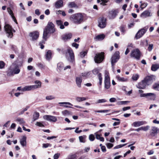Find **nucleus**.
<instances>
[{"mask_svg": "<svg viewBox=\"0 0 159 159\" xmlns=\"http://www.w3.org/2000/svg\"><path fill=\"white\" fill-rule=\"evenodd\" d=\"M52 53L50 51H48L46 54V58L48 60H49L51 58Z\"/></svg>", "mask_w": 159, "mask_h": 159, "instance_id": "obj_33", "label": "nucleus"}, {"mask_svg": "<svg viewBox=\"0 0 159 159\" xmlns=\"http://www.w3.org/2000/svg\"><path fill=\"white\" fill-rule=\"evenodd\" d=\"M119 11L117 10H112L110 11L109 13L108 17L110 19H114L117 16Z\"/></svg>", "mask_w": 159, "mask_h": 159, "instance_id": "obj_15", "label": "nucleus"}, {"mask_svg": "<svg viewBox=\"0 0 159 159\" xmlns=\"http://www.w3.org/2000/svg\"><path fill=\"white\" fill-rule=\"evenodd\" d=\"M5 66V63L3 61H0V69L2 68Z\"/></svg>", "mask_w": 159, "mask_h": 159, "instance_id": "obj_62", "label": "nucleus"}, {"mask_svg": "<svg viewBox=\"0 0 159 159\" xmlns=\"http://www.w3.org/2000/svg\"><path fill=\"white\" fill-rule=\"evenodd\" d=\"M68 6L70 8H78V6L76 3L74 2H71L69 3L68 4Z\"/></svg>", "mask_w": 159, "mask_h": 159, "instance_id": "obj_31", "label": "nucleus"}, {"mask_svg": "<svg viewBox=\"0 0 159 159\" xmlns=\"http://www.w3.org/2000/svg\"><path fill=\"white\" fill-rule=\"evenodd\" d=\"M96 138L98 140H99L100 141L103 142L104 140V138L102 137H101L100 135L98 134H95Z\"/></svg>", "mask_w": 159, "mask_h": 159, "instance_id": "obj_41", "label": "nucleus"}, {"mask_svg": "<svg viewBox=\"0 0 159 159\" xmlns=\"http://www.w3.org/2000/svg\"><path fill=\"white\" fill-rule=\"evenodd\" d=\"M55 31L54 24L51 22H48L47 25L44 30L43 38L45 40L48 38L49 34L53 33Z\"/></svg>", "mask_w": 159, "mask_h": 159, "instance_id": "obj_1", "label": "nucleus"}, {"mask_svg": "<svg viewBox=\"0 0 159 159\" xmlns=\"http://www.w3.org/2000/svg\"><path fill=\"white\" fill-rule=\"evenodd\" d=\"M76 83L79 88H81L82 82V79L81 77H77L75 79Z\"/></svg>", "mask_w": 159, "mask_h": 159, "instance_id": "obj_22", "label": "nucleus"}, {"mask_svg": "<svg viewBox=\"0 0 159 159\" xmlns=\"http://www.w3.org/2000/svg\"><path fill=\"white\" fill-rule=\"evenodd\" d=\"M61 113L62 115L64 116H66L70 115L69 111L67 110H65L62 111Z\"/></svg>", "mask_w": 159, "mask_h": 159, "instance_id": "obj_45", "label": "nucleus"}, {"mask_svg": "<svg viewBox=\"0 0 159 159\" xmlns=\"http://www.w3.org/2000/svg\"><path fill=\"white\" fill-rule=\"evenodd\" d=\"M120 30L122 34H124L125 32V26L124 25H121L120 28Z\"/></svg>", "mask_w": 159, "mask_h": 159, "instance_id": "obj_43", "label": "nucleus"}, {"mask_svg": "<svg viewBox=\"0 0 159 159\" xmlns=\"http://www.w3.org/2000/svg\"><path fill=\"white\" fill-rule=\"evenodd\" d=\"M141 128L142 130L146 131L148 130L150 126L149 125H147L146 126H142Z\"/></svg>", "mask_w": 159, "mask_h": 159, "instance_id": "obj_49", "label": "nucleus"}, {"mask_svg": "<svg viewBox=\"0 0 159 159\" xmlns=\"http://www.w3.org/2000/svg\"><path fill=\"white\" fill-rule=\"evenodd\" d=\"M106 145L107 148L109 149L111 148L113 146V144L110 143H108Z\"/></svg>", "mask_w": 159, "mask_h": 159, "instance_id": "obj_59", "label": "nucleus"}, {"mask_svg": "<svg viewBox=\"0 0 159 159\" xmlns=\"http://www.w3.org/2000/svg\"><path fill=\"white\" fill-rule=\"evenodd\" d=\"M22 63L23 61H21L20 62V64L19 65L18 64H14L11 66V67H12L14 74H18L20 72V70L19 66H21Z\"/></svg>", "mask_w": 159, "mask_h": 159, "instance_id": "obj_10", "label": "nucleus"}, {"mask_svg": "<svg viewBox=\"0 0 159 159\" xmlns=\"http://www.w3.org/2000/svg\"><path fill=\"white\" fill-rule=\"evenodd\" d=\"M90 147H86L84 148V150H82V153H84L88 152L90 150Z\"/></svg>", "mask_w": 159, "mask_h": 159, "instance_id": "obj_52", "label": "nucleus"}, {"mask_svg": "<svg viewBox=\"0 0 159 159\" xmlns=\"http://www.w3.org/2000/svg\"><path fill=\"white\" fill-rule=\"evenodd\" d=\"M107 102V100L105 99H99L97 100L96 104L99 103H104Z\"/></svg>", "mask_w": 159, "mask_h": 159, "instance_id": "obj_47", "label": "nucleus"}, {"mask_svg": "<svg viewBox=\"0 0 159 159\" xmlns=\"http://www.w3.org/2000/svg\"><path fill=\"white\" fill-rule=\"evenodd\" d=\"M63 6V1L62 0H59L57 1L55 4V7L56 8H58L62 7Z\"/></svg>", "mask_w": 159, "mask_h": 159, "instance_id": "obj_24", "label": "nucleus"}, {"mask_svg": "<svg viewBox=\"0 0 159 159\" xmlns=\"http://www.w3.org/2000/svg\"><path fill=\"white\" fill-rule=\"evenodd\" d=\"M87 54V52H83L80 53V56L82 58L84 57Z\"/></svg>", "mask_w": 159, "mask_h": 159, "instance_id": "obj_55", "label": "nucleus"}, {"mask_svg": "<svg viewBox=\"0 0 159 159\" xmlns=\"http://www.w3.org/2000/svg\"><path fill=\"white\" fill-rule=\"evenodd\" d=\"M139 77V75L138 74H135L133 75L132 79L134 81H136Z\"/></svg>", "mask_w": 159, "mask_h": 159, "instance_id": "obj_42", "label": "nucleus"}, {"mask_svg": "<svg viewBox=\"0 0 159 159\" xmlns=\"http://www.w3.org/2000/svg\"><path fill=\"white\" fill-rule=\"evenodd\" d=\"M147 85H148V84L144 80L141 82L139 83L138 85H136V87L137 88L139 89H144L145 88Z\"/></svg>", "mask_w": 159, "mask_h": 159, "instance_id": "obj_18", "label": "nucleus"}, {"mask_svg": "<svg viewBox=\"0 0 159 159\" xmlns=\"http://www.w3.org/2000/svg\"><path fill=\"white\" fill-rule=\"evenodd\" d=\"M153 78V76H148L144 79V80L147 82L148 84L149 85V84H151L152 82Z\"/></svg>", "mask_w": 159, "mask_h": 159, "instance_id": "obj_25", "label": "nucleus"}, {"mask_svg": "<svg viewBox=\"0 0 159 159\" xmlns=\"http://www.w3.org/2000/svg\"><path fill=\"white\" fill-rule=\"evenodd\" d=\"M104 83L105 88L107 89H109L110 86V80L109 73L107 71L105 72Z\"/></svg>", "mask_w": 159, "mask_h": 159, "instance_id": "obj_8", "label": "nucleus"}, {"mask_svg": "<svg viewBox=\"0 0 159 159\" xmlns=\"http://www.w3.org/2000/svg\"><path fill=\"white\" fill-rule=\"evenodd\" d=\"M70 19L73 23L79 25L83 22L84 16L81 13H76L71 15Z\"/></svg>", "mask_w": 159, "mask_h": 159, "instance_id": "obj_2", "label": "nucleus"}, {"mask_svg": "<svg viewBox=\"0 0 159 159\" xmlns=\"http://www.w3.org/2000/svg\"><path fill=\"white\" fill-rule=\"evenodd\" d=\"M7 11L11 15L13 20L14 21V22H15L16 23H17V22L16 20V19L15 17L13 15V13L11 9V8L10 7H8L7 8Z\"/></svg>", "mask_w": 159, "mask_h": 159, "instance_id": "obj_27", "label": "nucleus"}, {"mask_svg": "<svg viewBox=\"0 0 159 159\" xmlns=\"http://www.w3.org/2000/svg\"><path fill=\"white\" fill-rule=\"evenodd\" d=\"M148 29V27H145L139 30L135 35V39H137L142 37L147 31Z\"/></svg>", "mask_w": 159, "mask_h": 159, "instance_id": "obj_5", "label": "nucleus"}, {"mask_svg": "<svg viewBox=\"0 0 159 159\" xmlns=\"http://www.w3.org/2000/svg\"><path fill=\"white\" fill-rule=\"evenodd\" d=\"M146 122L145 121H137L134 122L132 124V125L134 127H138L140 126L146 124Z\"/></svg>", "mask_w": 159, "mask_h": 159, "instance_id": "obj_20", "label": "nucleus"}, {"mask_svg": "<svg viewBox=\"0 0 159 159\" xmlns=\"http://www.w3.org/2000/svg\"><path fill=\"white\" fill-rule=\"evenodd\" d=\"M4 28L7 37L10 38H11L13 36V34L11 27L8 24H6L4 26Z\"/></svg>", "mask_w": 159, "mask_h": 159, "instance_id": "obj_9", "label": "nucleus"}, {"mask_svg": "<svg viewBox=\"0 0 159 159\" xmlns=\"http://www.w3.org/2000/svg\"><path fill=\"white\" fill-rule=\"evenodd\" d=\"M52 146L51 144L50 143H43V147L44 148H47L48 147H51Z\"/></svg>", "mask_w": 159, "mask_h": 159, "instance_id": "obj_53", "label": "nucleus"}, {"mask_svg": "<svg viewBox=\"0 0 159 159\" xmlns=\"http://www.w3.org/2000/svg\"><path fill=\"white\" fill-rule=\"evenodd\" d=\"M86 98L85 97H77L76 98L75 100L78 102H81L86 100Z\"/></svg>", "mask_w": 159, "mask_h": 159, "instance_id": "obj_39", "label": "nucleus"}, {"mask_svg": "<svg viewBox=\"0 0 159 159\" xmlns=\"http://www.w3.org/2000/svg\"><path fill=\"white\" fill-rule=\"evenodd\" d=\"M79 46V44H77L75 43H73L72 44V46L73 47H75L76 49L78 48Z\"/></svg>", "mask_w": 159, "mask_h": 159, "instance_id": "obj_63", "label": "nucleus"}, {"mask_svg": "<svg viewBox=\"0 0 159 159\" xmlns=\"http://www.w3.org/2000/svg\"><path fill=\"white\" fill-rule=\"evenodd\" d=\"M43 118L44 119L50 122H55L57 120L56 117L51 115H45L43 116Z\"/></svg>", "mask_w": 159, "mask_h": 159, "instance_id": "obj_14", "label": "nucleus"}, {"mask_svg": "<svg viewBox=\"0 0 159 159\" xmlns=\"http://www.w3.org/2000/svg\"><path fill=\"white\" fill-rule=\"evenodd\" d=\"M120 52L119 51L116 52L112 56L111 58V63L112 67L114 68L115 64L120 59Z\"/></svg>", "mask_w": 159, "mask_h": 159, "instance_id": "obj_4", "label": "nucleus"}, {"mask_svg": "<svg viewBox=\"0 0 159 159\" xmlns=\"http://www.w3.org/2000/svg\"><path fill=\"white\" fill-rule=\"evenodd\" d=\"M34 83L37 84V85L26 86L22 88V91L23 92L33 90L34 89L41 87V83L40 81L38 80H36L34 81Z\"/></svg>", "mask_w": 159, "mask_h": 159, "instance_id": "obj_3", "label": "nucleus"}, {"mask_svg": "<svg viewBox=\"0 0 159 159\" xmlns=\"http://www.w3.org/2000/svg\"><path fill=\"white\" fill-rule=\"evenodd\" d=\"M14 74L13 70L12 69H9L7 72V75L8 76H11Z\"/></svg>", "mask_w": 159, "mask_h": 159, "instance_id": "obj_40", "label": "nucleus"}, {"mask_svg": "<svg viewBox=\"0 0 159 159\" xmlns=\"http://www.w3.org/2000/svg\"><path fill=\"white\" fill-rule=\"evenodd\" d=\"M16 121L18 122L20 125L23 124L25 123V121H24L23 119L20 118H17Z\"/></svg>", "mask_w": 159, "mask_h": 159, "instance_id": "obj_37", "label": "nucleus"}, {"mask_svg": "<svg viewBox=\"0 0 159 159\" xmlns=\"http://www.w3.org/2000/svg\"><path fill=\"white\" fill-rule=\"evenodd\" d=\"M72 37V34L71 33L66 34H63L61 36V39L64 41L70 39Z\"/></svg>", "mask_w": 159, "mask_h": 159, "instance_id": "obj_21", "label": "nucleus"}, {"mask_svg": "<svg viewBox=\"0 0 159 159\" xmlns=\"http://www.w3.org/2000/svg\"><path fill=\"white\" fill-rule=\"evenodd\" d=\"M55 97L53 95H49L46 97V99L47 100H51L54 99Z\"/></svg>", "mask_w": 159, "mask_h": 159, "instance_id": "obj_48", "label": "nucleus"}, {"mask_svg": "<svg viewBox=\"0 0 159 159\" xmlns=\"http://www.w3.org/2000/svg\"><path fill=\"white\" fill-rule=\"evenodd\" d=\"M44 43V42L43 41H42L40 42L39 43V45L40 46V48L41 49H43L44 48V46L43 45Z\"/></svg>", "mask_w": 159, "mask_h": 159, "instance_id": "obj_58", "label": "nucleus"}, {"mask_svg": "<svg viewBox=\"0 0 159 159\" xmlns=\"http://www.w3.org/2000/svg\"><path fill=\"white\" fill-rule=\"evenodd\" d=\"M56 24L58 27L60 29H63L64 28V26L63 25V22L61 20H56Z\"/></svg>", "mask_w": 159, "mask_h": 159, "instance_id": "obj_26", "label": "nucleus"}, {"mask_svg": "<svg viewBox=\"0 0 159 159\" xmlns=\"http://www.w3.org/2000/svg\"><path fill=\"white\" fill-rule=\"evenodd\" d=\"M99 70L97 68H95L92 71L94 75L98 74V76L99 80V84L101 85L102 82V74L99 73Z\"/></svg>", "mask_w": 159, "mask_h": 159, "instance_id": "obj_13", "label": "nucleus"}, {"mask_svg": "<svg viewBox=\"0 0 159 159\" xmlns=\"http://www.w3.org/2000/svg\"><path fill=\"white\" fill-rule=\"evenodd\" d=\"M76 157L75 154H72L69 155L66 159H76Z\"/></svg>", "mask_w": 159, "mask_h": 159, "instance_id": "obj_46", "label": "nucleus"}, {"mask_svg": "<svg viewBox=\"0 0 159 159\" xmlns=\"http://www.w3.org/2000/svg\"><path fill=\"white\" fill-rule=\"evenodd\" d=\"M89 139L90 141H93L95 139L94 135L92 134H90L89 136Z\"/></svg>", "mask_w": 159, "mask_h": 159, "instance_id": "obj_54", "label": "nucleus"}, {"mask_svg": "<svg viewBox=\"0 0 159 159\" xmlns=\"http://www.w3.org/2000/svg\"><path fill=\"white\" fill-rule=\"evenodd\" d=\"M104 54L103 52L96 53L94 57L95 62L96 63L101 62L104 59Z\"/></svg>", "mask_w": 159, "mask_h": 159, "instance_id": "obj_6", "label": "nucleus"}, {"mask_svg": "<svg viewBox=\"0 0 159 159\" xmlns=\"http://www.w3.org/2000/svg\"><path fill=\"white\" fill-rule=\"evenodd\" d=\"M91 74V72L90 71L88 72H85L81 73V75L82 77H85L87 78Z\"/></svg>", "mask_w": 159, "mask_h": 159, "instance_id": "obj_36", "label": "nucleus"}, {"mask_svg": "<svg viewBox=\"0 0 159 159\" xmlns=\"http://www.w3.org/2000/svg\"><path fill=\"white\" fill-rule=\"evenodd\" d=\"M29 108V106L26 107L25 108H24L23 109V110L20 112V115L23 114L25 111H26L27 110V109Z\"/></svg>", "mask_w": 159, "mask_h": 159, "instance_id": "obj_57", "label": "nucleus"}, {"mask_svg": "<svg viewBox=\"0 0 159 159\" xmlns=\"http://www.w3.org/2000/svg\"><path fill=\"white\" fill-rule=\"evenodd\" d=\"M129 101H121L119 102H118L119 105H124L125 104L127 103H129Z\"/></svg>", "mask_w": 159, "mask_h": 159, "instance_id": "obj_51", "label": "nucleus"}, {"mask_svg": "<svg viewBox=\"0 0 159 159\" xmlns=\"http://www.w3.org/2000/svg\"><path fill=\"white\" fill-rule=\"evenodd\" d=\"M36 125L40 127H43L44 126V125L41 122H37Z\"/></svg>", "mask_w": 159, "mask_h": 159, "instance_id": "obj_61", "label": "nucleus"}, {"mask_svg": "<svg viewBox=\"0 0 159 159\" xmlns=\"http://www.w3.org/2000/svg\"><path fill=\"white\" fill-rule=\"evenodd\" d=\"M105 36L103 34L98 35L96 36L95 39L98 40H103L105 38Z\"/></svg>", "mask_w": 159, "mask_h": 159, "instance_id": "obj_35", "label": "nucleus"}, {"mask_svg": "<svg viewBox=\"0 0 159 159\" xmlns=\"http://www.w3.org/2000/svg\"><path fill=\"white\" fill-rule=\"evenodd\" d=\"M140 97H146L150 100H154L156 98V95L154 93H147L141 94L140 95Z\"/></svg>", "mask_w": 159, "mask_h": 159, "instance_id": "obj_11", "label": "nucleus"}, {"mask_svg": "<svg viewBox=\"0 0 159 159\" xmlns=\"http://www.w3.org/2000/svg\"><path fill=\"white\" fill-rule=\"evenodd\" d=\"M59 104H61L60 105L61 106H62L63 107H64L67 108V107H69V108H71V107H69L68 106H67L65 105H69L71 106H72V105L69 102H59Z\"/></svg>", "mask_w": 159, "mask_h": 159, "instance_id": "obj_30", "label": "nucleus"}, {"mask_svg": "<svg viewBox=\"0 0 159 159\" xmlns=\"http://www.w3.org/2000/svg\"><path fill=\"white\" fill-rule=\"evenodd\" d=\"M67 52L69 53V57L68 58V60L70 62H73L74 60V55L72 50L71 48L67 49Z\"/></svg>", "mask_w": 159, "mask_h": 159, "instance_id": "obj_16", "label": "nucleus"}, {"mask_svg": "<svg viewBox=\"0 0 159 159\" xmlns=\"http://www.w3.org/2000/svg\"><path fill=\"white\" fill-rule=\"evenodd\" d=\"M39 35V33L37 31L31 32L29 34V36L31 37V40L32 41L36 40L38 38Z\"/></svg>", "mask_w": 159, "mask_h": 159, "instance_id": "obj_17", "label": "nucleus"}, {"mask_svg": "<svg viewBox=\"0 0 159 159\" xmlns=\"http://www.w3.org/2000/svg\"><path fill=\"white\" fill-rule=\"evenodd\" d=\"M159 69V64H155L152 66L151 69L153 71H156Z\"/></svg>", "mask_w": 159, "mask_h": 159, "instance_id": "obj_32", "label": "nucleus"}, {"mask_svg": "<svg viewBox=\"0 0 159 159\" xmlns=\"http://www.w3.org/2000/svg\"><path fill=\"white\" fill-rule=\"evenodd\" d=\"M140 56V52L138 49L133 50L130 53V57L137 59H139Z\"/></svg>", "mask_w": 159, "mask_h": 159, "instance_id": "obj_7", "label": "nucleus"}, {"mask_svg": "<svg viewBox=\"0 0 159 159\" xmlns=\"http://www.w3.org/2000/svg\"><path fill=\"white\" fill-rule=\"evenodd\" d=\"M39 113L37 112H35L34 113L33 117V120L34 121L37 120L39 118Z\"/></svg>", "mask_w": 159, "mask_h": 159, "instance_id": "obj_38", "label": "nucleus"}, {"mask_svg": "<svg viewBox=\"0 0 159 159\" xmlns=\"http://www.w3.org/2000/svg\"><path fill=\"white\" fill-rule=\"evenodd\" d=\"M153 88L156 90L159 91V84H155L153 85Z\"/></svg>", "mask_w": 159, "mask_h": 159, "instance_id": "obj_44", "label": "nucleus"}, {"mask_svg": "<svg viewBox=\"0 0 159 159\" xmlns=\"http://www.w3.org/2000/svg\"><path fill=\"white\" fill-rule=\"evenodd\" d=\"M57 68L60 71H62L64 69V64L62 62H59L57 64Z\"/></svg>", "mask_w": 159, "mask_h": 159, "instance_id": "obj_34", "label": "nucleus"}, {"mask_svg": "<svg viewBox=\"0 0 159 159\" xmlns=\"http://www.w3.org/2000/svg\"><path fill=\"white\" fill-rule=\"evenodd\" d=\"M98 26L101 28L105 27L107 24V19L104 17H101L99 19Z\"/></svg>", "mask_w": 159, "mask_h": 159, "instance_id": "obj_12", "label": "nucleus"}, {"mask_svg": "<svg viewBox=\"0 0 159 159\" xmlns=\"http://www.w3.org/2000/svg\"><path fill=\"white\" fill-rule=\"evenodd\" d=\"M153 45L152 44H150L148 48V50L149 52L151 51L153 49Z\"/></svg>", "mask_w": 159, "mask_h": 159, "instance_id": "obj_56", "label": "nucleus"}, {"mask_svg": "<svg viewBox=\"0 0 159 159\" xmlns=\"http://www.w3.org/2000/svg\"><path fill=\"white\" fill-rule=\"evenodd\" d=\"M150 14V12L149 11H145L141 14V16L143 18L149 16Z\"/></svg>", "mask_w": 159, "mask_h": 159, "instance_id": "obj_28", "label": "nucleus"}, {"mask_svg": "<svg viewBox=\"0 0 159 159\" xmlns=\"http://www.w3.org/2000/svg\"><path fill=\"white\" fill-rule=\"evenodd\" d=\"M127 144H120L118 145H117L114 148V149H118L126 145Z\"/></svg>", "mask_w": 159, "mask_h": 159, "instance_id": "obj_50", "label": "nucleus"}, {"mask_svg": "<svg viewBox=\"0 0 159 159\" xmlns=\"http://www.w3.org/2000/svg\"><path fill=\"white\" fill-rule=\"evenodd\" d=\"M79 140L81 142L84 143V138L82 136H80L79 137Z\"/></svg>", "mask_w": 159, "mask_h": 159, "instance_id": "obj_64", "label": "nucleus"}, {"mask_svg": "<svg viewBox=\"0 0 159 159\" xmlns=\"http://www.w3.org/2000/svg\"><path fill=\"white\" fill-rule=\"evenodd\" d=\"M26 137L25 136H23L22 138L20 139V143L21 145L23 147L26 146Z\"/></svg>", "mask_w": 159, "mask_h": 159, "instance_id": "obj_23", "label": "nucleus"}, {"mask_svg": "<svg viewBox=\"0 0 159 159\" xmlns=\"http://www.w3.org/2000/svg\"><path fill=\"white\" fill-rule=\"evenodd\" d=\"M116 79L119 82H126L127 80V79L124 77H120L119 75H116Z\"/></svg>", "mask_w": 159, "mask_h": 159, "instance_id": "obj_29", "label": "nucleus"}, {"mask_svg": "<svg viewBox=\"0 0 159 159\" xmlns=\"http://www.w3.org/2000/svg\"><path fill=\"white\" fill-rule=\"evenodd\" d=\"M60 153H56L54 154V156H53V158L54 159H58L59 158V156H60Z\"/></svg>", "mask_w": 159, "mask_h": 159, "instance_id": "obj_60", "label": "nucleus"}, {"mask_svg": "<svg viewBox=\"0 0 159 159\" xmlns=\"http://www.w3.org/2000/svg\"><path fill=\"white\" fill-rule=\"evenodd\" d=\"M157 128L155 127H152L150 131V136L152 137L155 136L157 132Z\"/></svg>", "mask_w": 159, "mask_h": 159, "instance_id": "obj_19", "label": "nucleus"}]
</instances>
